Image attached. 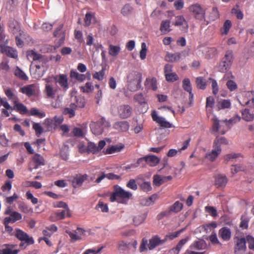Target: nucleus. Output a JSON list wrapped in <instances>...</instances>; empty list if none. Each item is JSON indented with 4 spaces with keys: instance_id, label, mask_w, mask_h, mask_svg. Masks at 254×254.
Wrapping results in <instances>:
<instances>
[{
    "instance_id": "43",
    "label": "nucleus",
    "mask_w": 254,
    "mask_h": 254,
    "mask_svg": "<svg viewBox=\"0 0 254 254\" xmlns=\"http://www.w3.org/2000/svg\"><path fill=\"white\" fill-rule=\"evenodd\" d=\"M46 71V70L41 68L38 69L35 67V69L31 71V74L33 78L38 80L44 75Z\"/></svg>"
},
{
    "instance_id": "63",
    "label": "nucleus",
    "mask_w": 254,
    "mask_h": 254,
    "mask_svg": "<svg viewBox=\"0 0 254 254\" xmlns=\"http://www.w3.org/2000/svg\"><path fill=\"white\" fill-rule=\"evenodd\" d=\"M141 49L139 53V57L142 60H144L146 57L147 49L146 44L144 42L141 43Z\"/></svg>"
},
{
    "instance_id": "1",
    "label": "nucleus",
    "mask_w": 254,
    "mask_h": 254,
    "mask_svg": "<svg viewBox=\"0 0 254 254\" xmlns=\"http://www.w3.org/2000/svg\"><path fill=\"white\" fill-rule=\"evenodd\" d=\"M132 193L125 190L119 185L114 186L113 191L110 195L111 202L116 201L118 203L127 204L129 199L132 197Z\"/></svg>"
},
{
    "instance_id": "48",
    "label": "nucleus",
    "mask_w": 254,
    "mask_h": 254,
    "mask_svg": "<svg viewBox=\"0 0 254 254\" xmlns=\"http://www.w3.org/2000/svg\"><path fill=\"white\" fill-rule=\"evenodd\" d=\"M146 164L147 163H146V158L145 156L138 159L136 163L131 164L128 168H136L140 165H141L142 167H144L146 166Z\"/></svg>"
},
{
    "instance_id": "46",
    "label": "nucleus",
    "mask_w": 254,
    "mask_h": 254,
    "mask_svg": "<svg viewBox=\"0 0 254 254\" xmlns=\"http://www.w3.org/2000/svg\"><path fill=\"white\" fill-rule=\"evenodd\" d=\"M43 125L46 127V131H49L52 130L56 127L54 125V121L52 119L47 118L44 120Z\"/></svg>"
},
{
    "instance_id": "32",
    "label": "nucleus",
    "mask_w": 254,
    "mask_h": 254,
    "mask_svg": "<svg viewBox=\"0 0 254 254\" xmlns=\"http://www.w3.org/2000/svg\"><path fill=\"white\" fill-rule=\"evenodd\" d=\"M77 105L74 103H71L69 107L64 109L63 114L67 115L69 118H72L75 116V110L76 109Z\"/></svg>"
},
{
    "instance_id": "39",
    "label": "nucleus",
    "mask_w": 254,
    "mask_h": 254,
    "mask_svg": "<svg viewBox=\"0 0 254 254\" xmlns=\"http://www.w3.org/2000/svg\"><path fill=\"white\" fill-rule=\"evenodd\" d=\"M228 141L225 137H217L214 140L213 145L214 147H218V148H221V145L222 144H228Z\"/></svg>"
},
{
    "instance_id": "60",
    "label": "nucleus",
    "mask_w": 254,
    "mask_h": 254,
    "mask_svg": "<svg viewBox=\"0 0 254 254\" xmlns=\"http://www.w3.org/2000/svg\"><path fill=\"white\" fill-rule=\"evenodd\" d=\"M146 218L145 215H137L133 218V224L135 226H138L140 224L142 223Z\"/></svg>"
},
{
    "instance_id": "38",
    "label": "nucleus",
    "mask_w": 254,
    "mask_h": 254,
    "mask_svg": "<svg viewBox=\"0 0 254 254\" xmlns=\"http://www.w3.org/2000/svg\"><path fill=\"white\" fill-rule=\"evenodd\" d=\"M14 107L13 109L15 110L17 112L21 114H25L28 112L27 109L25 106L23 104L18 103V101L14 102Z\"/></svg>"
},
{
    "instance_id": "16",
    "label": "nucleus",
    "mask_w": 254,
    "mask_h": 254,
    "mask_svg": "<svg viewBox=\"0 0 254 254\" xmlns=\"http://www.w3.org/2000/svg\"><path fill=\"white\" fill-rule=\"evenodd\" d=\"M167 241V239L161 240L158 235L154 236L149 240L148 245V249L152 250L157 246L163 244Z\"/></svg>"
},
{
    "instance_id": "35",
    "label": "nucleus",
    "mask_w": 254,
    "mask_h": 254,
    "mask_svg": "<svg viewBox=\"0 0 254 254\" xmlns=\"http://www.w3.org/2000/svg\"><path fill=\"white\" fill-rule=\"evenodd\" d=\"M69 75L71 78L75 79L79 82H83L84 80H85L84 74L79 73L75 69H71L70 70Z\"/></svg>"
},
{
    "instance_id": "56",
    "label": "nucleus",
    "mask_w": 254,
    "mask_h": 254,
    "mask_svg": "<svg viewBox=\"0 0 254 254\" xmlns=\"http://www.w3.org/2000/svg\"><path fill=\"white\" fill-rule=\"evenodd\" d=\"M32 127L35 130L37 137H39L43 132V128L39 123H34Z\"/></svg>"
},
{
    "instance_id": "44",
    "label": "nucleus",
    "mask_w": 254,
    "mask_h": 254,
    "mask_svg": "<svg viewBox=\"0 0 254 254\" xmlns=\"http://www.w3.org/2000/svg\"><path fill=\"white\" fill-rule=\"evenodd\" d=\"M232 27V23L231 21L230 20H226L225 22L224 23V24L223 25V27L221 29V34L222 35H227L230 29Z\"/></svg>"
},
{
    "instance_id": "22",
    "label": "nucleus",
    "mask_w": 254,
    "mask_h": 254,
    "mask_svg": "<svg viewBox=\"0 0 254 254\" xmlns=\"http://www.w3.org/2000/svg\"><path fill=\"white\" fill-rule=\"evenodd\" d=\"M124 147L125 145L123 143H119L115 145H112L104 150V153L105 154H110L116 152H119L121 151Z\"/></svg>"
},
{
    "instance_id": "51",
    "label": "nucleus",
    "mask_w": 254,
    "mask_h": 254,
    "mask_svg": "<svg viewBox=\"0 0 254 254\" xmlns=\"http://www.w3.org/2000/svg\"><path fill=\"white\" fill-rule=\"evenodd\" d=\"M30 115L36 116L39 118H43L46 116V113L44 112H40L39 110L35 108L31 109Z\"/></svg>"
},
{
    "instance_id": "4",
    "label": "nucleus",
    "mask_w": 254,
    "mask_h": 254,
    "mask_svg": "<svg viewBox=\"0 0 254 254\" xmlns=\"http://www.w3.org/2000/svg\"><path fill=\"white\" fill-rule=\"evenodd\" d=\"M188 10L195 20L199 21L205 20L206 9L201 4L193 3L189 6Z\"/></svg>"
},
{
    "instance_id": "23",
    "label": "nucleus",
    "mask_w": 254,
    "mask_h": 254,
    "mask_svg": "<svg viewBox=\"0 0 254 254\" xmlns=\"http://www.w3.org/2000/svg\"><path fill=\"white\" fill-rule=\"evenodd\" d=\"M218 235L220 238H221L224 241H229L230 240L231 237V232L227 227H224L221 228L218 232Z\"/></svg>"
},
{
    "instance_id": "53",
    "label": "nucleus",
    "mask_w": 254,
    "mask_h": 254,
    "mask_svg": "<svg viewBox=\"0 0 254 254\" xmlns=\"http://www.w3.org/2000/svg\"><path fill=\"white\" fill-rule=\"evenodd\" d=\"M183 89L191 94L192 88L190 80L189 78H185L183 81Z\"/></svg>"
},
{
    "instance_id": "10",
    "label": "nucleus",
    "mask_w": 254,
    "mask_h": 254,
    "mask_svg": "<svg viewBox=\"0 0 254 254\" xmlns=\"http://www.w3.org/2000/svg\"><path fill=\"white\" fill-rule=\"evenodd\" d=\"M0 52L11 58L16 59L18 58L17 50L11 47L6 45L0 46Z\"/></svg>"
},
{
    "instance_id": "24",
    "label": "nucleus",
    "mask_w": 254,
    "mask_h": 254,
    "mask_svg": "<svg viewBox=\"0 0 254 254\" xmlns=\"http://www.w3.org/2000/svg\"><path fill=\"white\" fill-rule=\"evenodd\" d=\"M19 91L28 97H31L35 94V86L34 84L24 86L20 88Z\"/></svg>"
},
{
    "instance_id": "25",
    "label": "nucleus",
    "mask_w": 254,
    "mask_h": 254,
    "mask_svg": "<svg viewBox=\"0 0 254 254\" xmlns=\"http://www.w3.org/2000/svg\"><path fill=\"white\" fill-rule=\"evenodd\" d=\"M63 25L60 24L54 32V36L59 38V44L61 45L64 43L65 39V33L62 31Z\"/></svg>"
},
{
    "instance_id": "54",
    "label": "nucleus",
    "mask_w": 254,
    "mask_h": 254,
    "mask_svg": "<svg viewBox=\"0 0 254 254\" xmlns=\"http://www.w3.org/2000/svg\"><path fill=\"white\" fill-rule=\"evenodd\" d=\"M71 132L74 136L77 137H83L85 135L83 129L77 127H74Z\"/></svg>"
},
{
    "instance_id": "6",
    "label": "nucleus",
    "mask_w": 254,
    "mask_h": 254,
    "mask_svg": "<svg viewBox=\"0 0 254 254\" xmlns=\"http://www.w3.org/2000/svg\"><path fill=\"white\" fill-rule=\"evenodd\" d=\"M110 126V123L104 117L101 118L96 122H93L90 124L92 132L96 135L101 134L103 132L104 129Z\"/></svg>"
},
{
    "instance_id": "45",
    "label": "nucleus",
    "mask_w": 254,
    "mask_h": 254,
    "mask_svg": "<svg viewBox=\"0 0 254 254\" xmlns=\"http://www.w3.org/2000/svg\"><path fill=\"white\" fill-rule=\"evenodd\" d=\"M121 48L119 46L110 45L109 47V54L112 57H116L120 52Z\"/></svg>"
},
{
    "instance_id": "14",
    "label": "nucleus",
    "mask_w": 254,
    "mask_h": 254,
    "mask_svg": "<svg viewBox=\"0 0 254 254\" xmlns=\"http://www.w3.org/2000/svg\"><path fill=\"white\" fill-rule=\"evenodd\" d=\"M88 176L87 174L82 175L81 174H76L71 181L72 185L73 188H77L81 187L83 182L87 180Z\"/></svg>"
},
{
    "instance_id": "57",
    "label": "nucleus",
    "mask_w": 254,
    "mask_h": 254,
    "mask_svg": "<svg viewBox=\"0 0 254 254\" xmlns=\"http://www.w3.org/2000/svg\"><path fill=\"white\" fill-rule=\"evenodd\" d=\"M98 152L99 151L98 150L97 146L94 143L90 142L88 143V146L87 147V152H91L93 154H95Z\"/></svg>"
},
{
    "instance_id": "28",
    "label": "nucleus",
    "mask_w": 254,
    "mask_h": 254,
    "mask_svg": "<svg viewBox=\"0 0 254 254\" xmlns=\"http://www.w3.org/2000/svg\"><path fill=\"white\" fill-rule=\"evenodd\" d=\"M145 86L148 89H151L153 91H156L157 89L156 78L155 77L151 78H147L145 81Z\"/></svg>"
},
{
    "instance_id": "26",
    "label": "nucleus",
    "mask_w": 254,
    "mask_h": 254,
    "mask_svg": "<svg viewBox=\"0 0 254 254\" xmlns=\"http://www.w3.org/2000/svg\"><path fill=\"white\" fill-rule=\"evenodd\" d=\"M105 178H108L109 180H119L121 179V176L112 173L105 174L104 172H102L101 175L97 178L95 182L98 184Z\"/></svg>"
},
{
    "instance_id": "40",
    "label": "nucleus",
    "mask_w": 254,
    "mask_h": 254,
    "mask_svg": "<svg viewBox=\"0 0 254 254\" xmlns=\"http://www.w3.org/2000/svg\"><path fill=\"white\" fill-rule=\"evenodd\" d=\"M242 117L245 121L251 122L254 119V114L251 113L249 109H245L242 112Z\"/></svg>"
},
{
    "instance_id": "55",
    "label": "nucleus",
    "mask_w": 254,
    "mask_h": 254,
    "mask_svg": "<svg viewBox=\"0 0 254 254\" xmlns=\"http://www.w3.org/2000/svg\"><path fill=\"white\" fill-rule=\"evenodd\" d=\"M249 219L246 215H242L241 218V223L240 227L243 229H247L248 227V224Z\"/></svg>"
},
{
    "instance_id": "58",
    "label": "nucleus",
    "mask_w": 254,
    "mask_h": 254,
    "mask_svg": "<svg viewBox=\"0 0 254 254\" xmlns=\"http://www.w3.org/2000/svg\"><path fill=\"white\" fill-rule=\"evenodd\" d=\"M166 80L168 82H174L179 79L178 75L175 72H171L170 73H167L165 75Z\"/></svg>"
},
{
    "instance_id": "11",
    "label": "nucleus",
    "mask_w": 254,
    "mask_h": 254,
    "mask_svg": "<svg viewBox=\"0 0 254 254\" xmlns=\"http://www.w3.org/2000/svg\"><path fill=\"white\" fill-rule=\"evenodd\" d=\"M236 241V246L235 248V254H242L246 250V240L245 238H239L236 237L235 238Z\"/></svg>"
},
{
    "instance_id": "18",
    "label": "nucleus",
    "mask_w": 254,
    "mask_h": 254,
    "mask_svg": "<svg viewBox=\"0 0 254 254\" xmlns=\"http://www.w3.org/2000/svg\"><path fill=\"white\" fill-rule=\"evenodd\" d=\"M54 215L55 218L52 219V221H54L64 219L65 217H70L71 216L69 208L64 209V210L62 211L58 210L55 212ZM52 218H53V216H52Z\"/></svg>"
},
{
    "instance_id": "47",
    "label": "nucleus",
    "mask_w": 254,
    "mask_h": 254,
    "mask_svg": "<svg viewBox=\"0 0 254 254\" xmlns=\"http://www.w3.org/2000/svg\"><path fill=\"white\" fill-rule=\"evenodd\" d=\"M80 91L83 93H89L94 90V87L91 82H86L84 86L80 87Z\"/></svg>"
},
{
    "instance_id": "13",
    "label": "nucleus",
    "mask_w": 254,
    "mask_h": 254,
    "mask_svg": "<svg viewBox=\"0 0 254 254\" xmlns=\"http://www.w3.org/2000/svg\"><path fill=\"white\" fill-rule=\"evenodd\" d=\"M240 120L241 117L238 115H235L229 120H225L226 123H222L221 127L225 126L226 129H221V134H224L234 124L239 122Z\"/></svg>"
},
{
    "instance_id": "21",
    "label": "nucleus",
    "mask_w": 254,
    "mask_h": 254,
    "mask_svg": "<svg viewBox=\"0 0 254 254\" xmlns=\"http://www.w3.org/2000/svg\"><path fill=\"white\" fill-rule=\"evenodd\" d=\"M221 148H218V147H214L213 145V149L211 152L206 154L205 157L206 159L211 162L214 161L218 157L219 155L221 153Z\"/></svg>"
},
{
    "instance_id": "12",
    "label": "nucleus",
    "mask_w": 254,
    "mask_h": 254,
    "mask_svg": "<svg viewBox=\"0 0 254 254\" xmlns=\"http://www.w3.org/2000/svg\"><path fill=\"white\" fill-rule=\"evenodd\" d=\"M234 78L235 76L233 75L231 72L226 73L223 76V79L227 80L226 84L228 89L230 91L235 90L238 87L237 83L232 80L233 79H234Z\"/></svg>"
},
{
    "instance_id": "8",
    "label": "nucleus",
    "mask_w": 254,
    "mask_h": 254,
    "mask_svg": "<svg viewBox=\"0 0 254 254\" xmlns=\"http://www.w3.org/2000/svg\"><path fill=\"white\" fill-rule=\"evenodd\" d=\"M151 115L153 121L157 123L161 127L167 128L173 127L172 124L167 121L164 118L158 116L156 111H153Z\"/></svg>"
},
{
    "instance_id": "37",
    "label": "nucleus",
    "mask_w": 254,
    "mask_h": 254,
    "mask_svg": "<svg viewBox=\"0 0 254 254\" xmlns=\"http://www.w3.org/2000/svg\"><path fill=\"white\" fill-rule=\"evenodd\" d=\"M175 19L176 20L174 23L175 26H180L183 25L186 29L188 28V22L183 15L177 16L176 17Z\"/></svg>"
},
{
    "instance_id": "34",
    "label": "nucleus",
    "mask_w": 254,
    "mask_h": 254,
    "mask_svg": "<svg viewBox=\"0 0 254 254\" xmlns=\"http://www.w3.org/2000/svg\"><path fill=\"white\" fill-rule=\"evenodd\" d=\"M131 248V243L124 241H119L118 243V249L123 252H128Z\"/></svg>"
},
{
    "instance_id": "41",
    "label": "nucleus",
    "mask_w": 254,
    "mask_h": 254,
    "mask_svg": "<svg viewBox=\"0 0 254 254\" xmlns=\"http://www.w3.org/2000/svg\"><path fill=\"white\" fill-rule=\"evenodd\" d=\"M14 74L15 76L23 80H27L28 79L27 76L24 71H23L18 66H16L14 69Z\"/></svg>"
},
{
    "instance_id": "5",
    "label": "nucleus",
    "mask_w": 254,
    "mask_h": 254,
    "mask_svg": "<svg viewBox=\"0 0 254 254\" xmlns=\"http://www.w3.org/2000/svg\"><path fill=\"white\" fill-rule=\"evenodd\" d=\"M233 53L231 50H228L226 52L224 57L220 62L218 66V71L224 73L228 70L231 67L233 62Z\"/></svg>"
},
{
    "instance_id": "62",
    "label": "nucleus",
    "mask_w": 254,
    "mask_h": 254,
    "mask_svg": "<svg viewBox=\"0 0 254 254\" xmlns=\"http://www.w3.org/2000/svg\"><path fill=\"white\" fill-rule=\"evenodd\" d=\"M219 17V14L216 7H213L209 15L210 20L214 21Z\"/></svg>"
},
{
    "instance_id": "36",
    "label": "nucleus",
    "mask_w": 254,
    "mask_h": 254,
    "mask_svg": "<svg viewBox=\"0 0 254 254\" xmlns=\"http://www.w3.org/2000/svg\"><path fill=\"white\" fill-rule=\"evenodd\" d=\"M183 208V204L179 201H176L173 205L169 207L172 213H178L182 210Z\"/></svg>"
},
{
    "instance_id": "27",
    "label": "nucleus",
    "mask_w": 254,
    "mask_h": 254,
    "mask_svg": "<svg viewBox=\"0 0 254 254\" xmlns=\"http://www.w3.org/2000/svg\"><path fill=\"white\" fill-rule=\"evenodd\" d=\"M227 178L225 176L218 175L215 178V184L217 188H223L227 183Z\"/></svg>"
},
{
    "instance_id": "7",
    "label": "nucleus",
    "mask_w": 254,
    "mask_h": 254,
    "mask_svg": "<svg viewBox=\"0 0 254 254\" xmlns=\"http://www.w3.org/2000/svg\"><path fill=\"white\" fill-rule=\"evenodd\" d=\"M33 59L34 61L36 68L38 69L41 68L46 71L47 70L48 68V60L46 57L33 52Z\"/></svg>"
},
{
    "instance_id": "30",
    "label": "nucleus",
    "mask_w": 254,
    "mask_h": 254,
    "mask_svg": "<svg viewBox=\"0 0 254 254\" xmlns=\"http://www.w3.org/2000/svg\"><path fill=\"white\" fill-rule=\"evenodd\" d=\"M146 163L151 167L156 166L160 162V159L154 155L145 156Z\"/></svg>"
},
{
    "instance_id": "9",
    "label": "nucleus",
    "mask_w": 254,
    "mask_h": 254,
    "mask_svg": "<svg viewBox=\"0 0 254 254\" xmlns=\"http://www.w3.org/2000/svg\"><path fill=\"white\" fill-rule=\"evenodd\" d=\"M15 237L21 242H25L27 245H32L34 241L32 237H30L27 233L19 229H16L15 232Z\"/></svg>"
},
{
    "instance_id": "17",
    "label": "nucleus",
    "mask_w": 254,
    "mask_h": 254,
    "mask_svg": "<svg viewBox=\"0 0 254 254\" xmlns=\"http://www.w3.org/2000/svg\"><path fill=\"white\" fill-rule=\"evenodd\" d=\"M131 108L128 105H121L118 108V113L122 119H126L131 114Z\"/></svg>"
},
{
    "instance_id": "3",
    "label": "nucleus",
    "mask_w": 254,
    "mask_h": 254,
    "mask_svg": "<svg viewBox=\"0 0 254 254\" xmlns=\"http://www.w3.org/2000/svg\"><path fill=\"white\" fill-rule=\"evenodd\" d=\"M142 81V74L137 71H132L127 76L128 88L131 91H134L140 88Z\"/></svg>"
},
{
    "instance_id": "19",
    "label": "nucleus",
    "mask_w": 254,
    "mask_h": 254,
    "mask_svg": "<svg viewBox=\"0 0 254 254\" xmlns=\"http://www.w3.org/2000/svg\"><path fill=\"white\" fill-rule=\"evenodd\" d=\"M207 248L206 243L202 239L195 241L190 246V249L192 250H204L206 249Z\"/></svg>"
},
{
    "instance_id": "42",
    "label": "nucleus",
    "mask_w": 254,
    "mask_h": 254,
    "mask_svg": "<svg viewBox=\"0 0 254 254\" xmlns=\"http://www.w3.org/2000/svg\"><path fill=\"white\" fill-rule=\"evenodd\" d=\"M4 93L7 97L9 100H11L13 103L18 101V98L16 95H15L12 89L8 88L4 90Z\"/></svg>"
},
{
    "instance_id": "49",
    "label": "nucleus",
    "mask_w": 254,
    "mask_h": 254,
    "mask_svg": "<svg viewBox=\"0 0 254 254\" xmlns=\"http://www.w3.org/2000/svg\"><path fill=\"white\" fill-rule=\"evenodd\" d=\"M170 21L166 20L161 22L160 30L161 32H170Z\"/></svg>"
},
{
    "instance_id": "61",
    "label": "nucleus",
    "mask_w": 254,
    "mask_h": 254,
    "mask_svg": "<svg viewBox=\"0 0 254 254\" xmlns=\"http://www.w3.org/2000/svg\"><path fill=\"white\" fill-rule=\"evenodd\" d=\"M231 105L230 100H221L218 102L219 108L220 109L229 108Z\"/></svg>"
},
{
    "instance_id": "31",
    "label": "nucleus",
    "mask_w": 254,
    "mask_h": 254,
    "mask_svg": "<svg viewBox=\"0 0 254 254\" xmlns=\"http://www.w3.org/2000/svg\"><path fill=\"white\" fill-rule=\"evenodd\" d=\"M181 54L179 53H167L165 56V59L168 62H176L180 61Z\"/></svg>"
},
{
    "instance_id": "20",
    "label": "nucleus",
    "mask_w": 254,
    "mask_h": 254,
    "mask_svg": "<svg viewBox=\"0 0 254 254\" xmlns=\"http://www.w3.org/2000/svg\"><path fill=\"white\" fill-rule=\"evenodd\" d=\"M113 128L119 132H126L129 128V124L127 121L117 122L113 125Z\"/></svg>"
},
{
    "instance_id": "64",
    "label": "nucleus",
    "mask_w": 254,
    "mask_h": 254,
    "mask_svg": "<svg viewBox=\"0 0 254 254\" xmlns=\"http://www.w3.org/2000/svg\"><path fill=\"white\" fill-rule=\"evenodd\" d=\"M134 100L139 104L142 105L146 104L145 99L142 93L136 94L134 96Z\"/></svg>"
},
{
    "instance_id": "59",
    "label": "nucleus",
    "mask_w": 254,
    "mask_h": 254,
    "mask_svg": "<svg viewBox=\"0 0 254 254\" xmlns=\"http://www.w3.org/2000/svg\"><path fill=\"white\" fill-rule=\"evenodd\" d=\"M95 18V14L92 12H87L84 18V22L86 26H89L91 24L92 20Z\"/></svg>"
},
{
    "instance_id": "29",
    "label": "nucleus",
    "mask_w": 254,
    "mask_h": 254,
    "mask_svg": "<svg viewBox=\"0 0 254 254\" xmlns=\"http://www.w3.org/2000/svg\"><path fill=\"white\" fill-rule=\"evenodd\" d=\"M223 123H226L225 121H219L217 118L213 119V126H212V130L214 131L217 132L218 131H220L221 133V129H226L225 126H221V125Z\"/></svg>"
},
{
    "instance_id": "2",
    "label": "nucleus",
    "mask_w": 254,
    "mask_h": 254,
    "mask_svg": "<svg viewBox=\"0 0 254 254\" xmlns=\"http://www.w3.org/2000/svg\"><path fill=\"white\" fill-rule=\"evenodd\" d=\"M46 84L43 93L46 98L54 99L58 96L60 88L56 84L52 77L49 76L44 78Z\"/></svg>"
},
{
    "instance_id": "33",
    "label": "nucleus",
    "mask_w": 254,
    "mask_h": 254,
    "mask_svg": "<svg viewBox=\"0 0 254 254\" xmlns=\"http://www.w3.org/2000/svg\"><path fill=\"white\" fill-rule=\"evenodd\" d=\"M32 160L36 164L34 169H37L39 166L45 165V160L43 157L39 154H35L32 157Z\"/></svg>"
},
{
    "instance_id": "50",
    "label": "nucleus",
    "mask_w": 254,
    "mask_h": 254,
    "mask_svg": "<svg viewBox=\"0 0 254 254\" xmlns=\"http://www.w3.org/2000/svg\"><path fill=\"white\" fill-rule=\"evenodd\" d=\"M196 83L198 88L204 90L206 88V83L202 77H198L196 79Z\"/></svg>"
},
{
    "instance_id": "15",
    "label": "nucleus",
    "mask_w": 254,
    "mask_h": 254,
    "mask_svg": "<svg viewBox=\"0 0 254 254\" xmlns=\"http://www.w3.org/2000/svg\"><path fill=\"white\" fill-rule=\"evenodd\" d=\"M52 77L53 78L54 81L56 82V84L57 83H58L64 90L66 91L68 88V79L66 75L60 74L59 76L58 79H57V76Z\"/></svg>"
},
{
    "instance_id": "52",
    "label": "nucleus",
    "mask_w": 254,
    "mask_h": 254,
    "mask_svg": "<svg viewBox=\"0 0 254 254\" xmlns=\"http://www.w3.org/2000/svg\"><path fill=\"white\" fill-rule=\"evenodd\" d=\"M133 10V8L128 4H125L121 9V13L124 16L130 15Z\"/></svg>"
}]
</instances>
